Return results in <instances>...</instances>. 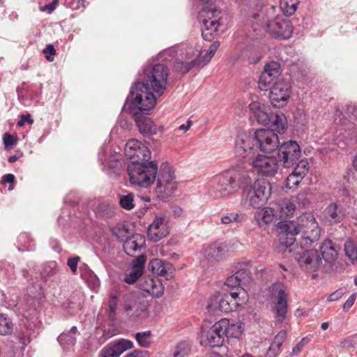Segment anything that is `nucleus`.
<instances>
[{"mask_svg":"<svg viewBox=\"0 0 357 357\" xmlns=\"http://www.w3.org/2000/svg\"><path fill=\"white\" fill-rule=\"evenodd\" d=\"M139 76L141 81L132 86L123 108L128 107L132 112L138 109L147 114L166 89L169 70L164 64L148 63Z\"/></svg>","mask_w":357,"mask_h":357,"instance_id":"obj_1","label":"nucleus"},{"mask_svg":"<svg viewBox=\"0 0 357 357\" xmlns=\"http://www.w3.org/2000/svg\"><path fill=\"white\" fill-rule=\"evenodd\" d=\"M278 227L281 230L280 244L289 252H296L298 244H301V248L310 246L319 240L321 234L319 224L311 213H303L296 222L281 221L278 222Z\"/></svg>","mask_w":357,"mask_h":357,"instance_id":"obj_2","label":"nucleus"},{"mask_svg":"<svg viewBox=\"0 0 357 357\" xmlns=\"http://www.w3.org/2000/svg\"><path fill=\"white\" fill-rule=\"evenodd\" d=\"M125 155L132 160L127 168L131 183L144 188L153 184L158 168L155 161H149L151 151L148 146L137 139H130L126 144Z\"/></svg>","mask_w":357,"mask_h":357,"instance_id":"obj_3","label":"nucleus"},{"mask_svg":"<svg viewBox=\"0 0 357 357\" xmlns=\"http://www.w3.org/2000/svg\"><path fill=\"white\" fill-rule=\"evenodd\" d=\"M276 8L266 6L250 11L248 20L254 31H265L279 40L291 38L293 25L290 20L283 16L276 15Z\"/></svg>","mask_w":357,"mask_h":357,"instance_id":"obj_4","label":"nucleus"},{"mask_svg":"<svg viewBox=\"0 0 357 357\" xmlns=\"http://www.w3.org/2000/svg\"><path fill=\"white\" fill-rule=\"evenodd\" d=\"M198 20L204 40L212 41L227 29V16L215 8L204 7L198 13Z\"/></svg>","mask_w":357,"mask_h":357,"instance_id":"obj_5","label":"nucleus"},{"mask_svg":"<svg viewBox=\"0 0 357 357\" xmlns=\"http://www.w3.org/2000/svg\"><path fill=\"white\" fill-rule=\"evenodd\" d=\"M239 178V169L230 168L215 175L208 182V186L214 189L215 197L227 198L234 193Z\"/></svg>","mask_w":357,"mask_h":357,"instance_id":"obj_6","label":"nucleus"},{"mask_svg":"<svg viewBox=\"0 0 357 357\" xmlns=\"http://www.w3.org/2000/svg\"><path fill=\"white\" fill-rule=\"evenodd\" d=\"M271 193L270 183L265 179H257L251 185L243 190V200L246 204L257 208L263 206Z\"/></svg>","mask_w":357,"mask_h":357,"instance_id":"obj_7","label":"nucleus"},{"mask_svg":"<svg viewBox=\"0 0 357 357\" xmlns=\"http://www.w3.org/2000/svg\"><path fill=\"white\" fill-rule=\"evenodd\" d=\"M177 188V182L173 168L167 162L162 163L159 171L155 193L158 199L166 200Z\"/></svg>","mask_w":357,"mask_h":357,"instance_id":"obj_8","label":"nucleus"},{"mask_svg":"<svg viewBox=\"0 0 357 357\" xmlns=\"http://www.w3.org/2000/svg\"><path fill=\"white\" fill-rule=\"evenodd\" d=\"M121 309L130 318L139 317L145 314L147 302L140 294L130 292L124 294L120 302Z\"/></svg>","mask_w":357,"mask_h":357,"instance_id":"obj_9","label":"nucleus"},{"mask_svg":"<svg viewBox=\"0 0 357 357\" xmlns=\"http://www.w3.org/2000/svg\"><path fill=\"white\" fill-rule=\"evenodd\" d=\"M278 162L275 157L258 154L253 159L252 166L258 175L272 177L278 172Z\"/></svg>","mask_w":357,"mask_h":357,"instance_id":"obj_10","label":"nucleus"},{"mask_svg":"<svg viewBox=\"0 0 357 357\" xmlns=\"http://www.w3.org/2000/svg\"><path fill=\"white\" fill-rule=\"evenodd\" d=\"M278 149V161L286 168L291 167L301 156V148L296 141L284 142Z\"/></svg>","mask_w":357,"mask_h":357,"instance_id":"obj_11","label":"nucleus"},{"mask_svg":"<svg viewBox=\"0 0 357 357\" xmlns=\"http://www.w3.org/2000/svg\"><path fill=\"white\" fill-rule=\"evenodd\" d=\"M308 246H303L302 248L301 244H298V248H296V252H293L296 255H299L297 261L301 267L309 272L316 271L322 264V259L318 255L317 250H305L302 252L305 248Z\"/></svg>","mask_w":357,"mask_h":357,"instance_id":"obj_12","label":"nucleus"},{"mask_svg":"<svg viewBox=\"0 0 357 357\" xmlns=\"http://www.w3.org/2000/svg\"><path fill=\"white\" fill-rule=\"evenodd\" d=\"M261 152L271 153L279 147L278 134L269 129L261 128L255 132L254 138Z\"/></svg>","mask_w":357,"mask_h":357,"instance_id":"obj_13","label":"nucleus"},{"mask_svg":"<svg viewBox=\"0 0 357 357\" xmlns=\"http://www.w3.org/2000/svg\"><path fill=\"white\" fill-rule=\"evenodd\" d=\"M291 92V85L284 81H278L271 88L269 98L274 107L281 108L288 103Z\"/></svg>","mask_w":357,"mask_h":357,"instance_id":"obj_14","label":"nucleus"},{"mask_svg":"<svg viewBox=\"0 0 357 357\" xmlns=\"http://www.w3.org/2000/svg\"><path fill=\"white\" fill-rule=\"evenodd\" d=\"M253 137L245 132L238 133L235 141V153L236 157L243 159L252 158L257 151L253 143Z\"/></svg>","mask_w":357,"mask_h":357,"instance_id":"obj_15","label":"nucleus"},{"mask_svg":"<svg viewBox=\"0 0 357 357\" xmlns=\"http://www.w3.org/2000/svg\"><path fill=\"white\" fill-rule=\"evenodd\" d=\"M169 233V220L165 214L155 215L153 222L149 226L147 234L150 240L159 241Z\"/></svg>","mask_w":357,"mask_h":357,"instance_id":"obj_16","label":"nucleus"},{"mask_svg":"<svg viewBox=\"0 0 357 357\" xmlns=\"http://www.w3.org/2000/svg\"><path fill=\"white\" fill-rule=\"evenodd\" d=\"M192 53V48L183 45L181 46H174L163 51L159 54V58L162 61L173 63L174 68L177 61H185L188 60V56Z\"/></svg>","mask_w":357,"mask_h":357,"instance_id":"obj_17","label":"nucleus"},{"mask_svg":"<svg viewBox=\"0 0 357 357\" xmlns=\"http://www.w3.org/2000/svg\"><path fill=\"white\" fill-rule=\"evenodd\" d=\"M197 55L194 54L193 50L192 49V53L188 55V60L185 61H177L175 65V70L184 74L188 73L193 67L197 66L199 68H202L206 66L213 58V56L208 54H206L200 59L196 58Z\"/></svg>","mask_w":357,"mask_h":357,"instance_id":"obj_18","label":"nucleus"},{"mask_svg":"<svg viewBox=\"0 0 357 357\" xmlns=\"http://www.w3.org/2000/svg\"><path fill=\"white\" fill-rule=\"evenodd\" d=\"M135 121L139 132L148 136L155 135L164 131L163 126H157L149 117L135 112Z\"/></svg>","mask_w":357,"mask_h":357,"instance_id":"obj_19","label":"nucleus"},{"mask_svg":"<svg viewBox=\"0 0 357 357\" xmlns=\"http://www.w3.org/2000/svg\"><path fill=\"white\" fill-rule=\"evenodd\" d=\"M146 261V257L140 255L132 262L131 268L128 269L125 273L124 281L126 283L132 284L142 277Z\"/></svg>","mask_w":357,"mask_h":357,"instance_id":"obj_20","label":"nucleus"},{"mask_svg":"<svg viewBox=\"0 0 357 357\" xmlns=\"http://www.w3.org/2000/svg\"><path fill=\"white\" fill-rule=\"evenodd\" d=\"M249 107L252 116L256 119L258 123L263 126L269 125L271 115H273L269 106L259 102H252L249 105Z\"/></svg>","mask_w":357,"mask_h":357,"instance_id":"obj_21","label":"nucleus"},{"mask_svg":"<svg viewBox=\"0 0 357 357\" xmlns=\"http://www.w3.org/2000/svg\"><path fill=\"white\" fill-rule=\"evenodd\" d=\"M272 290L278 291L275 305V317L278 321L282 322L285 319L287 311V294L284 290L280 288V284H274Z\"/></svg>","mask_w":357,"mask_h":357,"instance_id":"obj_22","label":"nucleus"},{"mask_svg":"<svg viewBox=\"0 0 357 357\" xmlns=\"http://www.w3.org/2000/svg\"><path fill=\"white\" fill-rule=\"evenodd\" d=\"M340 246L330 239L324 240L319 246V252L321 255V259L328 264H333L337 258Z\"/></svg>","mask_w":357,"mask_h":357,"instance_id":"obj_23","label":"nucleus"},{"mask_svg":"<svg viewBox=\"0 0 357 357\" xmlns=\"http://www.w3.org/2000/svg\"><path fill=\"white\" fill-rule=\"evenodd\" d=\"M138 285L139 289L155 297L162 296L164 291V287L161 282L151 277L141 278Z\"/></svg>","mask_w":357,"mask_h":357,"instance_id":"obj_24","label":"nucleus"},{"mask_svg":"<svg viewBox=\"0 0 357 357\" xmlns=\"http://www.w3.org/2000/svg\"><path fill=\"white\" fill-rule=\"evenodd\" d=\"M149 266L154 273L164 277L166 280L171 279L174 275V268L172 264L161 259H152Z\"/></svg>","mask_w":357,"mask_h":357,"instance_id":"obj_25","label":"nucleus"},{"mask_svg":"<svg viewBox=\"0 0 357 357\" xmlns=\"http://www.w3.org/2000/svg\"><path fill=\"white\" fill-rule=\"evenodd\" d=\"M16 91L18 99L23 104H25L26 100L35 99L38 97L41 91V86L23 82L17 87Z\"/></svg>","mask_w":357,"mask_h":357,"instance_id":"obj_26","label":"nucleus"},{"mask_svg":"<svg viewBox=\"0 0 357 357\" xmlns=\"http://www.w3.org/2000/svg\"><path fill=\"white\" fill-rule=\"evenodd\" d=\"M222 322H216L206 333L207 344L211 347H221L225 340Z\"/></svg>","mask_w":357,"mask_h":357,"instance_id":"obj_27","label":"nucleus"},{"mask_svg":"<svg viewBox=\"0 0 357 357\" xmlns=\"http://www.w3.org/2000/svg\"><path fill=\"white\" fill-rule=\"evenodd\" d=\"M346 215L344 207L339 202L329 204L324 210V217L331 223L341 222Z\"/></svg>","mask_w":357,"mask_h":357,"instance_id":"obj_28","label":"nucleus"},{"mask_svg":"<svg viewBox=\"0 0 357 357\" xmlns=\"http://www.w3.org/2000/svg\"><path fill=\"white\" fill-rule=\"evenodd\" d=\"M219 322H222V332L225 337L228 338L239 339L244 331V324L243 322L238 321L236 322H231L227 319H222Z\"/></svg>","mask_w":357,"mask_h":357,"instance_id":"obj_29","label":"nucleus"},{"mask_svg":"<svg viewBox=\"0 0 357 357\" xmlns=\"http://www.w3.org/2000/svg\"><path fill=\"white\" fill-rule=\"evenodd\" d=\"M145 242L146 240L144 236L139 234H133L124 241L123 250L127 255L132 256L136 251L144 248Z\"/></svg>","mask_w":357,"mask_h":357,"instance_id":"obj_30","label":"nucleus"},{"mask_svg":"<svg viewBox=\"0 0 357 357\" xmlns=\"http://www.w3.org/2000/svg\"><path fill=\"white\" fill-rule=\"evenodd\" d=\"M296 208L295 199H292L291 197L279 200L275 204L277 215L281 219L293 215Z\"/></svg>","mask_w":357,"mask_h":357,"instance_id":"obj_31","label":"nucleus"},{"mask_svg":"<svg viewBox=\"0 0 357 357\" xmlns=\"http://www.w3.org/2000/svg\"><path fill=\"white\" fill-rule=\"evenodd\" d=\"M278 217L275 208L271 207H257L255 213V219L259 227H264L272 222Z\"/></svg>","mask_w":357,"mask_h":357,"instance_id":"obj_32","label":"nucleus"},{"mask_svg":"<svg viewBox=\"0 0 357 357\" xmlns=\"http://www.w3.org/2000/svg\"><path fill=\"white\" fill-rule=\"evenodd\" d=\"M232 273L236 275L241 284L247 285L252 281L250 264L248 262H238L232 269Z\"/></svg>","mask_w":357,"mask_h":357,"instance_id":"obj_33","label":"nucleus"},{"mask_svg":"<svg viewBox=\"0 0 357 357\" xmlns=\"http://www.w3.org/2000/svg\"><path fill=\"white\" fill-rule=\"evenodd\" d=\"M80 275L91 290L93 291L98 290L100 286V280L86 264H84L80 267Z\"/></svg>","mask_w":357,"mask_h":357,"instance_id":"obj_34","label":"nucleus"},{"mask_svg":"<svg viewBox=\"0 0 357 357\" xmlns=\"http://www.w3.org/2000/svg\"><path fill=\"white\" fill-rule=\"evenodd\" d=\"M271 121L268 126H271L273 132L283 134L287 128V120L282 112H277L271 115Z\"/></svg>","mask_w":357,"mask_h":357,"instance_id":"obj_35","label":"nucleus"},{"mask_svg":"<svg viewBox=\"0 0 357 357\" xmlns=\"http://www.w3.org/2000/svg\"><path fill=\"white\" fill-rule=\"evenodd\" d=\"M77 333V327L73 326L68 332L60 334L57 340L63 350H70L75 346Z\"/></svg>","mask_w":357,"mask_h":357,"instance_id":"obj_36","label":"nucleus"},{"mask_svg":"<svg viewBox=\"0 0 357 357\" xmlns=\"http://www.w3.org/2000/svg\"><path fill=\"white\" fill-rule=\"evenodd\" d=\"M109 152H110L109 146H104L101 148L98 153V160L100 163L105 167H107L111 169L121 165V161L114 155H108Z\"/></svg>","mask_w":357,"mask_h":357,"instance_id":"obj_37","label":"nucleus"},{"mask_svg":"<svg viewBox=\"0 0 357 357\" xmlns=\"http://www.w3.org/2000/svg\"><path fill=\"white\" fill-rule=\"evenodd\" d=\"M287 336L285 331H280L271 342L265 357H276L278 351Z\"/></svg>","mask_w":357,"mask_h":357,"instance_id":"obj_38","label":"nucleus"},{"mask_svg":"<svg viewBox=\"0 0 357 357\" xmlns=\"http://www.w3.org/2000/svg\"><path fill=\"white\" fill-rule=\"evenodd\" d=\"M224 247L222 243L215 242L211 244L204 252L205 257L211 261L220 260L224 255Z\"/></svg>","mask_w":357,"mask_h":357,"instance_id":"obj_39","label":"nucleus"},{"mask_svg":"<svg viewBox=\"0 0 357 357\" xmlns=\"http://www.w3.org/2000/svg\"><path fill=\"white\" fill-rule=\"evenodd\" d=\"M191 352V345L187 341L178 343L171 351L169 357H188Z\"/></svg>","mask_w":357,"mask_h":357,"instance_id":"obj_40","label":"nucleus"},{"mask_svg":"<svg viewBox=\"0 0 357 357\" xmlns=\"http://www.w3.org/2000/svg\"><path fill=\"white\" fill-rule=\"evenodd\" d=\"M121 294L117 289L112 290L109 296L108 307H109V317H112L116 315L119 302L120 300Z\"/></svg>","mask_w":357,"mask_h":357,"instance_id":"obj_41","label":"nucleus"},{"mask_svg":"<svg viewBox=\"0 0 357 357\" xmlns=\"http://www.w3.org/2000/svg\"><path fill=\"white\" fill-rule=\"evenodd\" d=\"M299 0H280V8L287 16L292 15L297 10Z\"/></svg>","mask_w":357,"mask_h":357,"instance_id":"obj_42","label":"nucleus"},{"mask_svg":"<svg viewBox=\"0 0 357 357\" xmlns=\"http://www.w3.org/2000/svg\"><path fill=\"white\" fill-rule=\"evenodd\" d=\"M119 204L122 208L126 211L133 209L135 206L134 194L128 192L126 195H119Z\"/></svg>","mask_w":357,"mask_h":357,"instance_id":"obj_43","label":"nucleus"},{"mask_svg":"<svg viewBox=\"0 0 357 357\" xmlns=\"http://www.w3.org/2000/svg\"><path fill=\"white\" fill-rule=\"evenodd\" d=\"M220 299L221 294L219 292H215L210 297L206 305V309L210 313L218 314L220 312V307H219V304H220Z\"/></svg>","mask_w":357,"mask_h":357,"instance_id":"obj_44","label":"nucleus"},{"mask_svg":"<svg viewBox=\"0 0 357 357\" xmlns=\"http://www.w3.org/2000/svg\"><path fill=\"white\" fill-rule=\"evenodd\" d=\"M219 307H220V312H229L236 310L238 309V303H232V301H230L228 294H221L220 304H219Z\"/></svg>","mask_w":357,"mask_h":357,"instance_id":"obj_45","label":"nucleus"},{"mask_svg":"<svg viewBox=\"0 0 357 357\" xmlns=\"http://www.w3.org/2000/svg\"><path fill=\"white\" fill-rule=\"evenodd\" d=\"M276 80V79L271 77L270 75H266V72H262L259 79V88L261 91L271 89L272 86L278 82Z\"/></svg>","mask_w":357,"mask_h":357,"instance_id":"obj_46","label":"nucleus"},{"mask_svg":"<svg viewBox=\"0 0 357 357\" xmlns=\"http://www.w3.org/2000/svg\"><path fill=\"white\" fill-rule=\"evenodd\" d=\"M263 72H266V75L278 79L281 74L280 64L276 61H271L265 65Z\"/></svg>","mask_w":357,"mask_h":357,"instance_id":"obj_47","label":"nucleus"},{"mask_svg":"<svg viewBox=\"0 0 357 357\" xmlns=\"http://www.w3.org/2000/svg\"><path fill=\"white\" fill-rule=\"evenodd\" d=\"M310 194V190L306 188L302 190L296 197H291L292 199H295V204H298L299 207H305L310 204L309 195Z\"/></svg>","mask_w":357,"mask_h":357,"instance_id":"obj_48","label":"nucleus"},{"mask_svg":"<svg viewBox=\"0 0 357 357\" xmlns=\"http://www.w3.org/2000/svg\"><path fill=\"white\" fill-rule=\"evenodd\" d=\"M13 324L12 321L5 317L3 314H0V335H8L13 332Z\"/></svg>","mask_w":357,"mask_h":357,"instance_id":"obj_49","label":"nucleus"},{"mask_svg":"<svg viewBox=\"0 0 357 357\" xmlns=\"http://www.w3.org/2000/svg\"><path fill=\"white\" fill-rule=\"evenodd\" d=\"M117 355L120 356L124 351L132 347L133 343L128 340L121 339L112 344Z\"/></svg>","mask_w":357,"mask_h":357,"instance_id":"obj_50","label":"nucleus"},{"mask_svg":"<svg viewBox=\"0 0 357 357\" xmlns=\"http://www.w3.org/2000/svg\"><path fill=\"white\" fill-rule=\"evenodd\" d=\"M112 233L117 240L123 241L128 238L129 231L124 225L119 224L114 227L112 229Z\"/></svg>","mask_w":357,"mask_h":357,"instance_id":"obj_51","label":"nucleus"},{"mask_svg":"<svg viewBox=\"0 0 357 357\" xmlns=\"http://www.w3.org/2000/svg\"><path fill=\"white\" fill-rule=\"evenodd\" d=\"M151 331L137 333L135 340L141 347L148 348L151 344Z\"/></svg>","mask_w":357,"mask_h":357,"instance_id":"obj_52","label":"nucleus"},{"mask_svg":"<svg viewBox=\"0 0 357 357\" xmlns=\"http://www.w3.org/2000/svg\"><path fill=\"white\" fill-rule=\"evenodd\" d=\"M344 252L352 263L357 261V248L351 241H347L344 243Z\"/></svg>","mask_w":357,"mask_h":357,"instance_id":"obj_53","label":"nucleus"},{"mask_svg":"<svg viewBox=\"0 0 357 357\" xmlns=\"http://www.w3.org/2000/svg\"><path fill=\"white\" fill-rule=\"evenodd\" d=\"M309 171V164L306 160H301L294 168L292 172L301 178L307 175Z\"/></svg>","mask_w":357,"mask_h":357,"instance_id":"obj_54","label":"nucleus"},{"mask_svg":"<svg viewBox=\"0 0 357 357\" xmlns=\"http://www.w3.org/2000/svg\"><path fill=\"white\" fill-rule=\"evenodd\" d=\"M17 241L19 243L18 250L20 251L24 252L32 250L33 245H31V242L27 234L24 233L20 234Z\"/></svg>","mask_w":357,"mask_h":357,"instance_id":"obj_55","label":"nucleus"},{"mask_svg":"<svg viewBox=\"0 0 357 357\" xmlns=\"http://www.w3.org/2000/svg\"><path fill=\"white\" fill-rule=\"evenodd\" d=\"M302 180L303 178L291 172L287 178L285 186L289 189H296Z\"/></svg>","mask_w":357,"mask_h":357,"instance_id":"obj_56","label":"nucleus"},{"mask_svg":"<svg viewBox=\"0 0 357 357\" xmlns=\"http://www.w3.org/2000/svg\"><path fill=\"white\" fill-rule=\"evenodd\" d=\"M220 222L224 225H228L231 222H241L239 214L234 212L223 214L221 216Z\"/></svg>","mask_w":357,"mask_h":357,"instance_id":"obj_57","label":"nucleus"},{"mask_svg":"<svg viewBox=\"0 0 357 357\" xmlns=\"http://www.w3.org/2000/svg\"><path fill=\"white\" fill-rule=\"evenodd\" d=\"M58 271L57 265L55 262H49L44 265L41 275L43 277H50L55 275Z\"/></svg>","mask_w":357,"mask_h":357,"instance_id":"obj_58","label":"nucleus"},{"mask_svg":"<svg viewBox=\"0 0 357 357\" xmlns=\"http://www.w3.org/2000/svg\"><path fill=\"white\" fill-rule=\"evenodd\" d=\"M357 344V334L351 335L340 342V345L343 349H350Z\"/></svg>","mask_w":357,"mask_h":357,"instance_id":"obj_59","label":"nucleus"},{"mask_svg":"<svg viewBox=\"0 0 357 357\" xmlns=\"http://www.w3.org/2000/svg\"><path fill=\"white\" fill-rule=\"evenodd\" d=\"M100 355L101 357H119L112 344L103 348Z\"/></svg>","mask_w":357,"mask_h":357,"instance_id":"obj_60","label":"nucleus"},{"mask_svg":"<svg viewBox=\"0 0 357 357\" xmlns=\"http://www.w3.org/2000/svg\"><path fill=\"white\" fill-rule=\"evenodd\" d=\"M43 53L47 61H53L54 56L56 54V50L52 44H48L43 50Z\"/></svg>","mask_w":357,"mask_h":357,"instance_id":"obj_61","label":"nucleus"},{"mask_svg":"<svg viewBox=\"0 0 357 357\" xmlns=\"http://www.w3.org/2000/svg\"><path fill=\"white\" fill-rule=\"evenodd\" d=\"M80 258L78 256L70 257L68 259L67 265L70 268V271L73 274H75L77 271V264L79 261Z\"/></svg>","mask_w":357,"mask_h":357,"instance_id":"obj_62","label":"nucleus"},{"mask_svg":"<svg viewBox=\"0 0 357 357\" xmlns=\"http://www.w3.org/2000/svg\"><path fill=\"white\" fill-rule=\"evenodd\" d=\"M225 284L229 287L234 288L238 287L241 283L238 279H237L236 275L234 274V273H233L231 275L227 278Z\"/></svg>","mask_w":357,"mask_h":357,"instance_id":"obj_63","label":"nucleus"},{"mask_svg":"<svg viewBox=\"0 0 357 357\" xmlns=\"http://www.w3.org/2000/svg\"><path fill=\"white\" fill-rule=\"evenodd\" d=\"M309 342V339L303 337L295 347L292 349V355L298 354L304 347V346Z\"/></svg>","mask_w":357,"mask_h":357,"instance_id":"obj_64","label":"nucleus"}]
</instances>
